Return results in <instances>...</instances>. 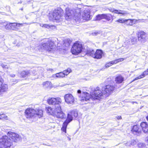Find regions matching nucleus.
Returning <instances> with one entry per match:
<instances>
[{
    "instance_id": "nucleus-4",
    "label": "nucleus",
    "mask_w": 148,
    "mask_h": 148,
    "mask_svg": "<svg viewBox=\"0 0 148 148\" xmlns=\"http://www.w3.org/2000/svg\"><path fill=\"white\" fill-rule=\"evenodd\" d=\"M86 54L94 59L98 60L102 58L103 53L101 49H97L95 51L94 49H89L86 50Z\"/></svg>"
},
{
    "instance_id": "nucleus-34",
    "label": "nucleus",
    "mask_w": 148,
    "mask_h": 148,
    "mask_svg": "<svg viewBox=\"0 0 148 148\" xmlns=\"http://www.w3.org/2000/svg\"><path fill=\"white\" fill-rule=\"evenodd\" d=\"M5 27L7 30L11 29V23L7 24L5 25Z\"/></svg>"
},
{
    "instance_id": "nucleus-30",
    "label": "nucleus",
    "mask_w": 148,
    "mask_h": 148,
    "mask_svg": "<svg viewBox=\"0 0 148 148\" xmlns=\"http://www.w3.org/2000/svg\"><path fill=\"white\" fill-rule=\"evenodd\" d=\"M56 76L58 78H62L65 77V75L63 72L56 73Z\"/></svg>"
},
{
    "instance_id": "nucleus-46",
    "label": "nucleus",
    "mask_w": 148,
    "mask_h": 148,
    "mask_svg": "<svg viewBox=\"0 0 148 148\" xmlns=\"http://www.w3.org/2000/svg\"><path fill=\"white\" fill-rule=\"evenodd\" d=\"M77 93L78 94H80L81 93V91L80 90H77Z\"/></svg>"
},
{
    "instance_id": "nucleus-10",
    "label": "nucleus",
    "mask_w": 148,
    "mask_h": 148,
    "mask_svg": "<svg viewBox=\"0 0 148 148\" xmlns=\"http://www.w3.org/2000/svg\"><path fill=\"white\" fill-rule=\"evenodd\" d=\"M75 16L74 12L72 9L66 8L65 10L64 17L66 20L69 21L72 19Z\"/></svg>"
},
{
    "instance_id": "nucleus-27",
    "label": "nucleus",
    "mask_w": 148,
    "mask_h": 148,
    "mask_svg": "<svg viewBox=\"0 0 148 148\" xmlns=\"http://www.w3.org/2000/svg\"><path fill=\"white\" fill-rule=\"evenodd\" d=\"M51 82L48 81L45 82L42 84L43 86L46 88L50 87L51 86Z\"/></svg>"
},
{
    "instance_id": "nucleus-42",
    "label": "nucleus",
    "mask_w": 148,
    "mask_h": 148,
    "mask_svg": "<svg viewBox=\"0 0 148 148\" xmlns=\"http://www.w3.org/2000/svg\"><path fill=\"white\" fill-rule=\"evenodd\" d=\"M136 143V142L135 140H133L131 141L130 145H133L135 144Z\"/></svg>"
},
{
    "instance_id": "nucleus-28",
    "label": "nucleus",
    "mask_w": 148,
    "mask_h": 148,
    "mask_svg": "<svg viewBox=\"0 0 148 148\" xmlns=\"http://www.w3.org/2000/svg\"><path fill=\"white\" fill-rule=\"evenodd\" d=\"M36 114L37 115L39 118L42 117L43 115L42 110L40 109L38 110L36 113H35V115Z\"/></svg>"
},
{
    "instance_id": "nucleus-39",
    "label": "nucleus",
    "mask_w": 148,
    "mask_h": 148,
    "mask_svg": "<svg viewBox=\"0 0 148 148\" xmlns=\"http://www.w3.org/2000/svg\"><path fill=\"white\" fill-rule=\"evenodd\" d=\"M145 144L142 143H140L138 144V146L139 148H142L144 146Z\"/></svg>"
},
{
    "instance_id": "nucleus-29",
    "label": "nucleus",
    "mask_w": 148,
    "mask_h": 148,
    "mask_svg": "<svg viewBox=\"0 0 148 148\" xmlns=\"http://www.w3.org/2000/svg\"><path fill=\"white\" fill-rule=\"evenodd\" d=\"M104 14H98L96 16V20L99 21L102 19H104Z\"/></svg>"
},
{
    "instance_id": "nucleus-5",
    "label": "nucleus",
    "mask_w": 148,
    "mask_h": 148,
    "mask_svg": "<svg viewBox=\"0 0 148 148\" xmlns=\"http://www.w3.org/2000/svg\"><path fill=\"white\" fill-rule=\"evenodd\" d=\"M0 144L4 148H9L13 145L11 139L6 135L3 136L0 138Z\"/></svg>"
},
{
    "instance_id": "nucleus-15",
    "label": "nucleus",
    "mask_w": 148,
    "mask_h": 148,
    "mask_svg": "<svg viewBox=\"0 0 148 148\" xmlns=\"http://www.w3.org/2000/svg\"><path fill=\"white\" fill-rule=\"evenodd\" d=\"M63 11L60 10H55L53 13V17L56 21H58L63 16Z\"/></svg>"
},
{
    "instance_id": "nucleus-35",
    "label": "nucleus",
    "mask_w": 148,
    "mask_h": 148,
    "mask_svg": "<svg viewBox=\"0 0 148 148\" xmlns=\"http://www.w3.org/2000/svg\"><path fill=\"white\" fill-rule=\"evenodd\" d=\"M54 26L53 25H49L48 24H44L42 26V27H45V28H50L51 27H53Z\"/></svg>"
},
{
    "instance_id": "nucleus-7",
    "label": "nucleus",
    "mask_w": 148,
    "mask_h": 148,
    "mask_svg": "<svg viewBox=\"0 0 148 148\" xmlns=\"http://www.w3.org/2000/svg\"><path fill=\"white\" fill-rule=\"evenodd\" d=\"M53 116L59 119H63L66 118V116L62 111L61 106H58L56 107V111Z\"/></svg>"
},
{
    "instance_id": "nucleus-20",
    "label": "nucleus",
    "mask_w": 148,
    "mask_h": 148,
    "mask_svg": "<svg viewBox=\"0 0 148 148\" xmlns=\"http://www.w3.org/2000/svg\"><path fill=\"white\" fill-rule=\"evenodd\" d=\"M20 74L21 78L26 79L30 75V70H23L21 72Z\"/></svg>"
},
{
    "instance_id": "nucleus-40",
    "label": "nucleus",
    "mask_w": 148,
    "mask_h": 148,
    "mask_svg": "<svg viewBox=\"0 0 148 148\" xmlns=\"http://www.w3.org/2000/svg\"><path fill=\"white\" fill-rule=\"evenodd\" d=\"M111 66V64L110 62H107L105 65V66L106 68H108L109 67Z\"/></svg>"
},
{
    "instance_id": "nucleus-2",
    "label": "nucleus",
    "mask_w": 148,
    "mask_h": 148,
    "mask_svg": "<svg viewBox=\"0 0 148 148\" xmlns=\"http://www.w3.org/2000/svg\"><path fill=\"white\" fill-rule=\"evenodd\" d=\"M96 91V89L95 88L90 94L86 92H83L82 95H80L79 96V98L80 99V101L82 102H84L89 101L90 99L93 100H99Z\"/></svg>"
},
{
    "instance_id": "nucleus-9",
    "label": "nucleus",
    "mask_w": 148,
    "mask_h": 148,
    "mask_svg": "<svg viewBox=\"0 0 148 148\" xmlns=\"http://www.w3.org/2000/svg\"><path fill=\"white\" fill-rule=\"evenodd\" d=\"M138 40L141 42L144 43L147 39V34L144 31H140L138 32L137 34Z\"/></svg>"
},
{
    "instance_id": "nucleus-33",
    "label": "nucleus",
    "mask_w": 148,
    "mask_h": 148,
    "mask_svg": "<svg viewBox=\"0 0 148 148\" xmlns=\"http://www.w3.org/2000/svg\"><path fill=\"white\" fill-rule=\"evenodd\" d=\"M65 76L69 75L70 73L72 72V70L70 68H68L66 70H64L63 71Z\"/></svg>"
},
{
    "instance_id": "nucleus-17",
    "label": "nucleus",
    "mask_w": 148,
    "mask_h": 148,
    "mask_svg": "<svg viewBox=\"0 0 148 148\" xmlns=\"http://www.w3.org/2000/svg\"><path fill=\"white\" fill-rule=\"evenodd\" d=\"M141 130L144 133H148V123L145 121L142 122L140 123Z\"/></svg>"
},
{
    "instance_id": "nucleus-32",
    "label": "nucleus",
    "mask_w": 148,
    "mask_h": 148,
    "mask_svg": "<svg viewBox=\"0 0 148 148\" xmlns=\"http://www.w3.org/2000/svg\"><path fill=\"white\" fill-rule=\"evenodd\" d=\"M15 26L14 28V30H16L19 29L21 27L23 26V23H15Z\"/></svg>"
},
{
    "instance_id": "nucleus-8",
    "label": "nucleus",
    "mask_w": 148,
    "mask_h": 148,
    "mask_svg": "<svg viewBox=\"0 0 148 148\" xmlns=\"http://www.w3.org/2000/svg\"><path fill=\"white\" fill-rule=\"evenodd\" d=\"M47 103L49 105H58L61 103L62 100L60 97H49L47 100Z\"/></svg>"
},
{
    "instance_id": "nucleus-25",
    "label": "nucleus",
    "mask_w": 148,
    "mask_h": 148,
    "mask_svg": "<svg viewBox=\"0 0 148 148\" xmlns=\"http://www.w3.org/2000/svg\"><path fill=\"white\" fill-rule=\"evenodd\" d=\"M104 18L108 21H112L113 19L114 16L110 14H104Z\"/></svg>"
},
{
    "instance_id": "nucleus-23",
    "label": "nucleus",
    "mask_w": 148,
    "mask_h": 148,
    "mask_svg": "<svg viewBox=\"0 0 148 148\" xmlns=\"http://www.w3.org/2000/svg\"><path fill=\"white\" fill-rule=\"evenodd\" d=\"M112 12L118 14H121L123 15H125L128 14L126 12L123 11L121 10H117L115 9H113L112 11Z\"/></svg>"
},
{
    "instance_id": "nucleus-37",
    "label": "nucleus",
    "mask_w": 148,
    "mask_h": 148,
    "mask_svg": "<svg viewBox=\"0 0 148 148\" xmlns=\"http://www.w3.org/2000/svg\"><path fill=\"white\" fill-rule=\"evenodd\" d=\"M124 59H125L124 58H120L116 59H115V62L116 64H117L119 62L123 61L124 60Z\"/></svg>"
},
{
    "instance_id": "nucleus-45",
    "label": "nucleus",
    "mask_w": 148,
    "mask_h": 148,
    "mask_svg": "<svg viewBox=\"0 0 148 148\" xmlns=\"http://www.w3.org/2000/svg\"><path fill=\"white\" fill-rule=\"evenodd\" d=\"M10 75V77H14L15 76V75L14 74H11Z\"/></svg>"
},
{
    "instance_id": "nucleus-31",
    "label": "nucleus",
    "mask_w": 148,
    "mask_h": 148,
    "mask_svg": "<svg viewBox=\"0 0 148 148\" xmlns=\"http://www.w3.org/2000/svg\"><path fill=\"white\" fill-rule=\"evenodd\" d=\"M8 119V116L4 114H0V120H7Z\"/></svg>"
},
{
    "instance_id": "nucleus-19",
    "label": "nucleus",
    "mask_w": 148,
    "mask_h": 148,
    "mask_svg": "<svg viewBox=\"0 0 148 148\" xmlns=\"http://www.w3.org/2000/svg\"><path fill=\"white\" fill-rule=\"evenodd\" d=\"M56 107L53 108L50 106L46 107L45 108V110L46 112L49 115H51L53 116L55 114L56 111Z\"/></svg>"
},
{
    "instance_id": "nucleus-38",
    "label": "nucleus",
    "mask_w": 148,
    "mask_h": 148,
    "mask_svg": "<svg viewBox=\"0 0 148 148\" xmlns=\"http://www.w3.org/2000/svg\"><path fill=\"white\" fill-rule=\"evenodd\" d=\"M136 38L134 37H132L131 39V42L132 43V44H133L136 42Z\"/></svg>"
},
{
    "instance_id": "nucleus-21",
    "label": "nucleus",
    "mask_w": 148,
    "mask_h": 148,
    "mask_svg": "<svg viewBox=\"0 0 148 148\" xmlns=\"http://www.w3.org/2000/svg\"><path fill=\"white\" fill-rule=\"evenodd\" d=\"M124 81V78L120 74L117 76L115 78V81L117 84H121Z\"/></svg>"
},
{
    "instance_id": "nucleus-6",
    "label": "nucleus",
    "mask_w": 148,
    "mask_h": 148,
    "mask_svg": "<svg viewBox=\"0 0 148 148\" xmlns=\"http://www.w3.org/2000/svg\"><path fill=\"white\" fill-rule=\"evenodd\" d=\"M48 45H47L46 43H43L39 45L40 49H45L47 51H50L53 50L56 47L54 42L51 40L48 41Z\"/></svg>"
},
{
    "instance_id": "nucleus-13",
    "label": "nucleus",
    "mask_w": 148,
    "mask_h": 148,
    "mask_svg": "<svg viewBox=\"0 0 148 148\" xmlns=\"http://www.w3.org/2000/svg\"><path fill=\"white\" fill-rule=\"evenodd\" d=\"M4 80L1 76H0V92H6L8 89V86L7 84L3 83Z\"/></svg>"
},
{
    "instance_id": "nucleus-48",
    "label": "nucleus",
    "mask_w": 148,
    "mask_h": 148,
    "mask_svg": "<svg viewBox=\"0 0 148 148\" xmlns=\"http://www.w3.org/2000/svg\"><path fill=\"white\" fill-rule=\"evenodd\" d=\"M146 119H147V121H148V116H146Z\"/></svg>"
},
{
    "instance_id": "nucleus-36",
    "label": "nucleus",
    "mask_w": 148,
    "mask_h": 148,
    "mask_svg": "<svg viewBox=\"0 0 148 148\" xmlns=\"http://www.w3.org/2000/svg\"><path fill=\"white\" fill-rule=\"evenodd\" d=\"M125 20L123 18H119L116 21L119 23H125Z\"/></svg>"
},
{
    "instance_id": "nucleus-11",
    "label": "nucleus",
    "mask_w": 148,
    "mask_h": 148,
    "mask_svg": "<svg viewBox=\"0 0 148 148\" xmlns=\"http://www.w3.org/2000/svg\"><path fill=\"white\" fill-rule=\"evenodd\" d=\"M35 110L32 108H27L24 112V114L26 118L28 119L32 118L35 115Z\"/></svg>"
},
{
    "instance_id": "nucleus-1",
    "label": "nucleus",
    "mask_w": 148,
    "mask_h": 148,
    "mask_svg": "<svg viewBox=\"0 0 148 148\" xmlns=\"http://www.w3.org/2000/svg\"><path fill=\"white\" fill-rule=\"evenodd\" d=\"M99 100L103 98V95L108 97L111 95L116 89L115 86L110 84L106 85L104 89L101 91L99 87L97 86L95 88Z\"/></svg>"
},
{
    "instance_id": "nucleus-16",
    "label": "nucleus",
    "mask_w": 148,
    "mask_h": 148,
    "mask_svg": "<svg viewBox=\"0 0 148 148\" xmlns=\"http://www.w3.org/2000/svg\"><path fill=\"white\" fill-rule=\"evenodd\" d=\"M131 132L134 135H137L141 134L142 130L139 126L138 125H133L131 128Z\"/></svg>"
},
{
    "instance_id": "nucleus-3",
    "label": "nucleus",
    "mask_w": 148,
    "mask_h": 148,
    "mask_svg": "<svg viewBox=\"0 0 148 148\" xmlns=\"http://www.w3.org/2000/svg\"><path fill=\"white\" fill-rule=\"evenodd\" d=\"M84 49L83 43L79 41H77L73 44L71 52L72 54L76 56L81 53Z\"/></svg>"
},
{
    "instance_id": "nucleus-18",
    "label": "nucleus",
    "mask_w": 148,
    "mask_h": 148,
    "mask_svg": "<svg viewBox=\"0 0 148 148\" xmlns=\"http://www.w3.org/2000/svg\"><path fill=\"white\" fill-rule=\"evenodd\" d=\"M8 136L14 142H16L17 139L19 138V135L17 134L10 131L8 132L7 133Z\"/></svg>"
},
{
    "instance_id": "nucleus-47",
    "label": "nucleus",
    "mask_w": 148,
    "mask_h": 148,
    "mask_svg": "<svg viewBox=\"0 0 148 148\" xmlns=\"http://www.w3.org/2000/svg\"><path fill=\"white\" fill-rule=\"evenodd\" d=\"M146 141L148 143V136L146 138Z\"/></svg>"
},
{
    "instance_id": "nucleus-26",
    "label": "nucleus",
    "mask_w": 148,
    "mask_h": 148,
    "mask_svg": "<svg viewBox=\"0 0 148 148\" xmlns=\"http://www.w3.org/2000/svg\"><path fill=\"white\" fill-rule=\"evenodd\" d=\"M125 23L127 26L132 25L134 24V20L131 19H125Z\"/></svg>"
},
{
    "instance_id": "nucleus-12",
    "label": "nucleus",
    "mask_w": 148,
    "mask_h": 148,
    "mask_svg": "<svg viewBox=\"0 0 148 148\" xmlns=\"http://www.w3.org/2000/svg\"><path fill=\"white\" fill-rule=\"evenodd\" d=\"M73 120V117L72 115L69 114H68L67 118L64 122L63 123L62 127L61 130L62 131L65 133H66V129L68 124Z\"/></svg>"
},
{
    "instance_id": "nucleus-49",
    "label": "nucleus",
    "mask_w": 148,
    "mask_h": 148,
    "mask_svg": "<svg viewBox=\"0 0 148 148\" xmlns=\"http://www.w3.org/2000/svg\"><path fill=\"white\" fill-rule=\"evenodd\" d=\"M0 148H1V147H0Z\"/></svg>"
},
{
    "instance_id": "nucleus-14",
    "label": "nucleus",
    "mask_w": 148,
    "mask_h": 148,
    "mask_svg": "<svg viewBox=\"0 0 148 148\" xmlns=\"http://www.w3.org/2000/svg\"><path fill=\"white\" fill-rule=\"evenodd\" d=\"M64 99L65 102L68 104H73L75 102L74 97L71 94H67L65 95Z\"/></svg>"
},
{
    "instance_id": "nucleus-43",
    "label": "nucleus",
    "mask_w": 148,
    "mask_h": 148,
    "mask_svg": "<svg viewBox=\"0 0 148 148\" xmlns=\"http://www.w3.org/2000/svg\"><path fill=\"white\" fill-rule=\"evenodd\" d=\"M111 63V66L112 65L116 64L115 60L110 62Z\"/></svg>"
},
{
    "instance_id": "nucleus-24",
    "label": "nucleus",
    "mask_w": 148,
    "mask_h": 148,
    "mask_svg": "<svg viewBox=\"0 0 148 148\" xmlns=\"http://www.w3.org/2000/svg\"><path fill=\"white\" fill-rule=\"evenodd\" d=\"M82 18L83 20L87 21L91 19L90 14L88 12H84L82 15Z\"/></svg>"
},
{
    "instance_id": "nucleus-22",
    "label": "nucleus",
    "mask_w": 148,
    "mask_h": 148,
    "mask_svg": "<svg viewBox=\"0 0 148 148\" xmlns=\"http://www.w3.org/2000/svg\"><path fill=\"white\" fill-rule=\"evenodd\" d=\"M148 75V68L146 70L143 71L142 73L140 75L138 76V77H136L131 82H132L134 81L138 80V79H140L141 78H143L144 77H145L146 76Z\"/></svg>"
},
{
    "instance_id": "nucleus-41",
    "label": "nucleus",
    "mask_w": 148,
    "mask_h": 148,
    "mask_svg": "<svg viewBox=\"0 0 148 148\" xmlns=\"http://www.w3.org/2000/svg\"><path fill=\"white\" fill-rule=\"evenodd\" d=\"M15 23H11V29L14 30V28L15 26Z\"/></svg>"
},
{
    "instance_id": "nucleus-44",
    "label": "nucleus",
    "mask_w": 148,
    "mask_h": 148,
    "mask_svg": "<svg viewBox=\"0 0 148 148\" xmlns=\"http://www.w3.org/2000/svg\"><path fill=\"white\" fill-rule=\"evenodd\" d=\"M116 118L117 120H120L122 119V117L121 116H116Z\"/></svg>"
}]
</instances>
